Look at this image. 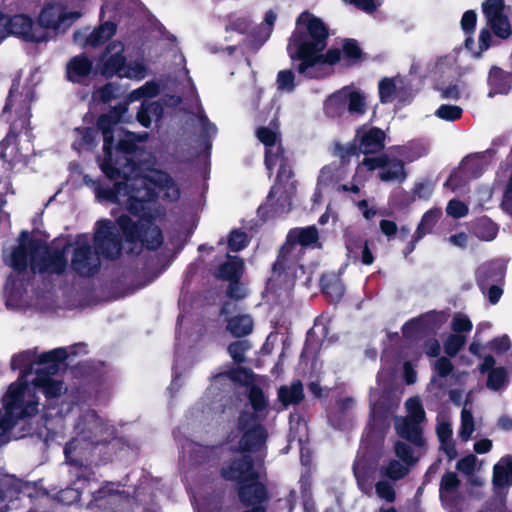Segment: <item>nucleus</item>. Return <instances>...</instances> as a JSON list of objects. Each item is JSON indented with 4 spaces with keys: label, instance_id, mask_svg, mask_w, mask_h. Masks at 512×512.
Wrapping results in <instances>:
<instances>
[{
    "label": "nucleus",
    "instance_id": "obj_41",
    "mask_svg": "<svg viewBox=\"0 0 512 512\" xmlns=\"http://www.w3.org/2000/svg\"><path fill=\"white\" fill-rule=\"evenodd\" d=\"M495 154L493 149L486 150L483 154L475 153L465 157L462 160L463 169L466 174L472 178H479L486 169V165L484 164V154Z\"/></svg>",
    "mask_w": 512,
    "mask_h": 512
},
{
    "label": "nucleus",
    "instance_id": "obj_62",
    "mask_svg": "<svg viewBox=\"0 0 512 512\" xmlns=\"http://www.w3.org/2000/svg\"><path fill=\"white\" fill-rule=\"evenodd\" d=\"M276 84L280 91L293 92L296 87L294 72L288 69L279 71Z\"/></svg>",
    "mask_w": 512,
    "mask_h": 512
},
{
    "label": "nucleus",
    "instance_id": "obj_40",
    "mask_svg": "<svg viewBox=\"0 0 512 512\" xmlns=\"http://www.w3.org/2000/svg\"><path fill=\"white\" fill-rule=\"evenodd\" d=\"M117 26L111 21H106L95 28L86 39V44L91 47H100L116 33Z\"/></svg>",
    "mask_w": 512,
    "mask_h": 512
},
{
    "label": "nucleus",
    "instance_id": "obj_6",
    "mask_svg": "<svg viewBox=\"0 0 512 512\" xmlns=\"http://www.w3.org/2000/svg\"><path fill=\"white\" fill-rule=\"evenodd\" d=\"M298 268H302V265L299 264L294 248L284 243L272 264L266 289L271 293H277L279 290L288 288L294 283Z\"/></svg>",
    "mask_w": 512,
    "mask_h": 512
},
{
    "label": "nucleus",
    "instance_id": "obj_28",
    "mask_svg": "<svg viewBox=\"0 0 512 512\" xmlns=\"http://www.w3.org/2000/svg\"><path fill=\"white\" fill-rule=\"evenodd\" d=\"M245 271V262L239 256L227 254L225 262L221 263L214 276L223 281L231 282L241 280Z\"/></svg>",
    "mask_w": 512,
    "mask_h": 512
},
{
    "label": "nucleus",
    "instance_id": "obj_57",
    "mask_svg": "<svg viewBox=\"0 0 512 512\" xmlns=\"http://www.w3.org/2000/svg\"><path fill=\"white\" fill-rule=\"evenodd\" d=\"M501 18L502 19L492 18L491 20H488L487 23L497 37L507 39L512 34L511 26L506 15L501 16Z\"/></svg>",
    "mask_w": 512,
    "mask_h": 512
},
{
    "label": "nucleus",
    "instance_id": "obj_26",
    "mask_svg": "<svg viewBox=\"0 0 512 512\" xmlns=\"http://www.w3.org/2000/svg\"><path fill=\"white\" fill-rule=\"evenodd\" d=\"M285 243L294 248L296 245L302 247H320L319 231L315 225L307 227H295L288 231Z\"/></svg>",
    "mask_w": 512,
    "mask_h": 512
},
{
    "label": "nucleus",
    "instance_id": "obj_46",
    "mask_svg": "<svg viewBox=\"0 0 512 512\" xmlns=\"http://www.w3.org/2000/svg\"><path fill=\"white\" fill-rule=\"evenodd\" d=\"M474 232L480 239L491 241L497 236L498 227L489 218L483 217L478 219L475 223Z\"/></svg>",
    "mask_w": 512,
    "mask_h": 512
},
{
    "label": "nucleus",
    "instance_id": "obj_48",
    "mask_svg": "<svg viewBox=\"0 0 512 512\" xmlns=\"http://www.w3.org/2000/svg\"><path fill=\"white\" fill-rule=\"evenodd\" d=\"M84 488L73 481L71 485L61 489L57 495V500L64 505H72L81 498Z\"/></svg>",
    "mask_w": 512,
    "mask_h": 512
},
{
    "label": "nucleus",
    "instance_id": "obj_22",
    "mask_svg": "<svg viewBox=\"0 0 512 512\" xmlns=\"http://www.w3.org/2000/svg\"><path fill=\"white\" fill-rule=\"evenodd\" d=\"M385 132L379 127H371L366 129L365 126L360 127L356 131L355 141L362 154H375L382 151L385 147Z\"/></svg>",
    "mask_w": 512,
    "mask_h": 512
},
{
    "label": "nucleus",
    "instance_id": "obj_9",
    "mask_svg": "<svg viewBox=\"0 0 512 512\" xmlns=\"http://www.w3.org/2000/svg\"><path fill=\"white\" fill-rule=\"evenodd\" d=\"M115 224L109 219H101L95 225L94 252L106 260H116L122 254L124 238L117 233Z\"/></svg>",
    "mask_w": 512,
    "mask_h": 512
},
{
    "label": "nucleus",
    "instance_id": "obj_15",
    "mask_svg": "<svg viewBox=\"0 0 512 512\" xmlns=\"http://www.w3.org/2000/svg\"><path fill=\"white\" fill-rule=\"evenodd\" d=\"M42 247V241L30 237V233L26 230L20 232L19 245L12 249L10 256V266L18 274H24L29 266L33 256H37Z\"/></svg>",
    "mask_w": 512,
    "mask_h": 512
},
{
    "label": "nucleus",
    "instance_id": "obj_4",
    "mask_svg": "<svg viewBox=\"0 0 512 512\" xmlns=\"http://www.w3.org/2000/svg\"><path fill=\"white\" fill-rule=\"evenodd\" d=\"M67 350L64 347L52 349L41 353L37 357L39 365H46L36 370V376L33 379L34 388L41 391L47 400L58 398L61 396L64 383L61 380H55L53 375L57 374L60 364L68 358Z\"/></svg>",
    "mask_w": 512,
    "mask_h": 512
},
{
    "label": "nucleus",
    "instance_id": "obj_35",
    "mask_svg": "<svg viewBox=\"0 0 512 512\" xmlns=\"http://www.w3.org/2000/svg\"><path fill=\"white\" fill-rule=\"evenodd\" d=\"M253 319L248 314H240L227 319L226 330L235 338H242L253 331Z\"/></svg>",
    "mask_w": 512,
    "mask_h": 512
},
{
    "label": "nucleus",
    "instance_id": "obj_63",
    "mask_svg": "<svg viewBox=\"0 0 512 512\" xmlns=\"http://www.w3.org/2000/svg\"><path fill=\"white\" fill-rule=\"evenodd\" d=\"M466 341L465 336L460 334H451L444 342V351L450 357H455L462 349Z\"/></svg>",
    "mask_w": 512,
    "mask_h": 512
},
{
    "label": "nucleus",
    "instance_id": "obj_1",
    "mask_svg": "<svg viewBox=\"0 0 512 512\" xmlns=\"http://www.w3.org/2000/svg\"><path fill=\"white\" fill-rule=\"evenodd\" d=\"M127 178H117L112 187H98L96 190L97 198L111 203L119 202L120 196H127L126 208L134 216L138 217L134 221L129 215L121 214L115 222L124 241L130 245L129 254L139 255L143 249L149 251L158 250L164 237L162 230L156 224V217L152 211L147 209L146 204L157 198V193L153 188L145 184L143 191L138 189L136 192L130 190Z\"/></svg>",
    "mask_w": 512,
    "mask_h": 512
},
{
    "label": "nucleus",
    "instance_id": "obj_60",
    "mask_svg": "<svg viewBox=\"0 0 512 512\" xmlns=\"http://www.w3.org/2000/svg\"><path fill=\"white\" fill-rule=\"evenodd\" d=\"M394 452L396 456L407 465H413L417 461L414 457L413 448L409 443L399 440L396 441L394 444Z\"/></svg>",
    "mask_w": 512,
    "mask_h": 512
},
{
    "label": "nucleus",
    "instance_id": "obj_55",
    "mask_svg": "<svg viewBox=\"0 0 512 512\" xmlns=\"http://www.w3.org/2000/svg\"><path fill=\"white\" fill-rule=\"evenodd\" d=\"M504 0H485L482 4V11L487 21L492 18L502 19L504 16Z\"/></svg>",
    "mask_w": 512,
    "mask_h": 512
},
{
    "label": "nucleus",
    "instance_id": "obj_30",
    "mask_svg": "<svg viewBox=\"0 0 512 512\" xmlns=\"http://www.w3.org/2000/svg\"><path fill=\"white\" fill-rule=\"evenodd\" d=\"M26 383L14 382L9 385L7 392L0 400V408L14 413H20L24 402Z\"/></svg>",
    "mask_w": 512,
    "mask_h": 512
},
{
    "label": "nucleus",
    "instance_id": "obj_56",
    "mask_svg": "<svg viewBox=\"0 0 512 512\" xmlns=\"http://www.w3.org/2000/svg\"><path fill=\"white\" fill-rule=\"evenodd\" d=\"M19 419L17 413L0 408V438L7 437Z\"/></svg>",
    "mask_w": 512,
    "mask_h": 512
},
{
    "label": "nucleus",
    "instance_id": "obj_24",
    "mask_svg": "<svg viewBox=\"0 0 512 512\" xmlns=\"http://www.w3.org/2000/svg\"><path fill=\"white\" fill-rule=\"evenodd\" d=\"M421 424L419 421L399 418L395 421L394 427L400 438L417 448H424L426 440Z\"/></svg>",
    "mask_w": 512,
    "mask_h": 512
},
{
    "label": "nucleus",
    "instance_id": "obj_32",
    "mask_svg": "<svg viewBox=\"0 0 512 512\" xmlns=\"http://www.w3.org/2000/svg\"><path fill=\"white\" fill-rule=\"evenodd\" d=\"M488 83L494 94H508L512 88V74L500 67L493 66L489 71Z\"/></svg>",
    "mask_w": 512,
    "mask_h": 512
},
{
    "label": "nucleus",
    "instance_id": "obj_36",
    "mask_svg": "<svg viewBox=\"0 0 512 512\" xmlns=\"http://www.w3.org/2000/svg\"><path fill=\"white\" fill-rule=\"evenodd\" d=\"M342 56L344 65L347 67L360 64L366 59V55L354 38H345L342 42Z\"/></svg>",
    "mask_w": 512,
    "mask_h": 512
},
{
    "label": "nucleus",
    "instance_id": "obj_11",
    "mask_svg": "<svg viewBox=\"0 0 512 512\" xmlns=\"http://www.w3.org/2000/svg\"><path fill=\"white\" fill-rule=\"evenodd\" d=\"M119 482L104 481L92 492L88 508L94 512H120L124 502V491Z\"/></svg>",
    "mask_w": 512,
    "mask_h": 512
},
{
    "label": "nucleus",
    "instance_id": "obj_2",
    "mask_svg": "<svg viewBox=\"0 0 512 512\" xmlns=\"http://www.w3.org/2000/svg\"><path fill=\"white\" fill-rule=\"evenodd\" d=\"M329 38V28L323 20L308 10L296 19V28L292 32L287 53L293 63L299 62L296 70L305 77L312 78L309 71L317 65H336L343 59L342 51L330 48L325 53Z\"/></svg>",
    "mask_w": 512,
    "mask_h": 512
},
{
    "label": "nucleus",
    "instance_id": "obj_53",
    "mask_svg": "<svg viewBox=\"0 0 512 512\" xmlns=\"http://www.w3.org/2000/svg\"><path fill=\"white\" fill-rule=\"evenodd\" d=\"M257 139L264 145V148L275 146L281 141V135L270 127L260 126L256 129Z\"/></svg>",
    "mask_w": 512,
    "mask_h": 512
},
{
    "label": "nucleus",
    "instance_id": "obj_59",
    "mask_svg": "<svg viewBox=\"0 0 512 512\" xmlns=\"http://www.w3.org/2000/svg\"><path fill=\"white\" fill-rule=\"evenodd\" d=\"M75 132L81 136L78 142L80 147L91 149L96 146L97 129L81 126L75 128Z\"/></svg>",
    "mask_w": 512,
    "mask_h": 512
},
{
    "label": "nucleus",
    "instance_id": "obj_25",
    "mask_svg": "<svg viewBox=\"0 0 512 512\" xmlns=\"http://www.w3.org/2000/svg\"><path fill=\"white\" fill-rule=\"evenodd\" d=\"M275 186H273L268 194L267 202L258 209V213L264 219H272L287 214L292 209L291 197L287 192L281 193L279 198L274 202Z\"/></svg>",
    "mask_w": 512,
    "mask_h": 512
},
{
    "label": "nucleus",
    "instance_id": "obj_3",
    "mask_svg": "<svg viewBox=\"0 0 512 512\" xmlns=\"http://www.w3.org/2000/svg\"><path fill=\"white\" fill-rule=\"evenodd\" d=\"M100 74L111 79L114 76L142 80L146 77V67L141 62L127 63L124 55V44L121 41L110 42L99 59Z\"/></svg>",
    "mask_w": 512,
    "mask_h": 512
},
{
    "label": "nucleus",
    "instance_id": "obj_61",
    "mask_svg": "<svg viewBox=\"0 0 512 512\" xmlns=\"http://www.w3.org/2000/svg\"><path fill=\"white\" fill-rule=\"evenodd\" d=\"M475 429L473 415L470 411L463 409L461 412V426L459 437L462 441H468Z\"/></svg>",
    "mask_w": 512,
    "mask_h": 512
},
{
    "label": "nucleus",
    "instance_id": "obj_20",
    "mask_svg": "<svg viewBox=\"0 0 512 512\" xmlns=\"http://www.w3.org/2000/svg\"><path fill=\"white\" fill-rule=\"evenodd\" d=\"M239 502L244 507L265 505L270 500V494L266 484L260 481L259 472L253 480H247L236 486Z\"/></svg>",
    "mask_w": 512,
    "mask_h": 512
},
{
    "label": "nucleus",
    "instance_id": "obj_45",
    "mask_svg": "<svg viewBox=\"0 0 512 512\" xmlns=\"http://www.w3.org/2000/svg\"><path fill=\"white\" fill-rule=\"evenodd\" d=\"M442 212L440 209H430L425 212L419 222L416 233H418V238H423L426 234L431 233L434 226L439 221Z\"/></svg>",
    "mask_w": 512,
    "mask_h": 512
},
{
    "label": "nucleus",
    "instance_id": "obj_10",
    "mask_svg": "<svg viewBox=\"0 0 512 512\" xmlns=\"http://www.w3.org/2000/svg\"><path fill=\"white\" fill-rule=\"evenodd\" d=\"M117 125L118 123L111 119L110 115H104L103 113L98 116L96 121V129L101 132L103 137L104 158L100 164V168L110 180L121 177L127 178L126 173L113 164L114 132Z\"/></svg>",
    "mask_w": 512,
    "mask_h": 512
},
{
    "label": "nucleus",
    "instance_id": "obj_38",
    "mask_svg": "<svg viewBox=\"0 0 512 512\" xmlns=\"http://www.w3.org/2000/svg\"><path fill=\"white\" fill-rule=\"evenodd\" d=\"M323 109L328 118H341L346 113L345 89L342 88L328 96Z\"/></svg>",
    "mask_w": 512,
    "mask_h": 512
},
{
    "label": "nucleus",
    "instance_id": "obj_14",
    "mask_svg": "<svg viewBox=\"0 0 512 512\" xmlns=\"http://www.w3.org/2000/svg\"><path fill=\"white\" fill-rule=\"evenodd\" d=\"M258 471L255 469V462L251 455L243 454L225 462L220 468V476L225 481L235 482L236 486L253 480Z\"/></svg>",
    "mask_w": 512,
    "mask_h": 512
},
{
    "label": "nucleus",
    "instance_id": "obj_8",
    "mask_svg": "<svg viewBox=\"0 0 512 512\" xmlns=\"http://www.w3.org/2000/svg\"><path fill=\"white\" fill-rule=\"evenodd\" d=\"M449 315L444 311L431 310L409 319L402 326L403 337L411 342H419L427 337L436 336Z\"/></svg>",
    "mask_w": 512,
    "mask_h": 512
},
{
    "label": "nucleus",
    "instance_id": "obj_23",
    "mask_svg": "<svg viewBox=\"0 0 512 512\" xmlns=\"http://www.w3.org/2000/svg\"><path fill=\"white\" fill-rule=\"evenodd\" d=\"M93 72V61L81 53L72 57L66 64V79L74 84H84Z\"/></svg>",
    "mask_w": 512,
    "mask_h": 512
},
{
    "label": "nucleus",
    "instance_id": "obj_43",
    "mask_svg": "<svg viewBox=\"0 0 512 512\" xmlns=\"http://www.w3.org/2000/svg\"><path fill=\"white\" fill-rule=\"evenodd\" d=\"M284 160H289L283 147L282 141L278 142L275 146L269 147L264 151V165L269 172V175L273 173V170L277 163L279 165L284 163Z\"/></svg>",
    "mask_w": 512,
    "mask_h": 512
},
{
    "label": "nucleus",
    "instance_id": "obj_42",
    "mask_svg": "<svg viewBox=\"0 0 512 512\" xmlns=\"http://www.w3.org/2000/svg\"><path fill=\"white\" fill-rule=\"evenodd\" d=\"M38 364L35 355L29 351H22L12 356L10 367L13 371L21 370L22 376H26L33 370V365Z\"/></svg>",
    "mask_w": 512,
    "mask_h": 512
},
{
    "label": "nucleus",
    "instance_id": "obj_51",
    "mask_svg": "<svg viewBox=\"0 0 512 512\" xmlns=\"http://www.w3.org/2000/svg\"><path fill=\"white\" fill-rule=\"evenodd\" d=\"M251 348L248 340H237L229 344L228 353L233 362L240 365L246 361L245 353Z\"/></svg>",
    "mask_w": 512,
    "mask_h": 512
},
{
    "label": "nucleus",
    "instance_id": "obj_34",
    "mask_svg": "<svg viewBox=\"0 0 512 512\" xmlns=\"http://www.w3.org/2000/svg\"><path fill=\"white\" fill-rule=\"evenodd\" d=\"M304 397L303 384L300 380L293 381L290 386L282 385L278 389V399L284 407L298 405Z\"/></svg>",
    "mask_w": 512,
    "mask_h": 512
},
{
    "label": "nucleus",
    "instance_id": "obj_37",
    "mask_svg": "<svg viewBox=\"0 0 512 512\" xmlns=\"http://www.w3.org/2000/svg\"><path fill=\"white\" fill-rule=\"evenodd\" d=\"M378 177L383 182H403L407 177L405 163L396 157H389V163L379 171Z\"/></svg>",
    "mask_w": 512,
    "mask_h": 512
},
{
    "label": "nucleus",
    "instance_id": "obj_13",
    "mask_svg": "<svg viewBox=\"0 0 512 512\" xmlns=\"http://www.w3.org/2000/svg\"><path fill=\"white\" fill-rule=\"evenodd\" d=\"M7 37L16 36L25 42L41 43L49 39V32L38 27L37 23L26 14H15L8 18Z\"/></svg>",
    "mask_w": 512,
    "mask_h": 512
},
{
    "label": "nucleus",
    "instance_id": "obj_21",
    "mask_svg": "<svg viewBox=\"0 0 512 512\" xmlns=\"http://www.w3.org/2000/svg\"><path fill=\"white\" fill-rule=\"evenodd\" d=\"M461 482L456 472H446L440 481L439 498L445 509L449 512H461L459 508L460 497L456 495Z\"/></svg>",
    "mask_w": 512,
    "mask_h": 512
},
{
    "label": "nucleus",
    "instance_id": "obj_58",
    "mask_svg": "<svg viewBox=\"0 0 512 512\" xmlns=\"http://www.w3.org/2000/svg\"><path fill=\"white\" fill-rule=\"evenodd\" d=\"M434 114L439 119L454 122L462 117L463 109L457 105L442 104Z\"/></svg>",
    "mask_w": 512,
    "mask_h": 512
},
{
    "label": "nucleus",
    "instance_id": "obj_50",
    "mask_svg": "<svg viewBox=\"0 0 512 512\" xmlns=\"http://www.w3.org/2000/svg\"><path fill=\"white\" fill-rule=\"evenodd\" d=\"M369 239L361 234L350 233L346 235L345 246L348 253L355 259L358 260L360 250L367 244Z\"/></svg>",
    "mask_w": 512,
    "mask_h": 512
},
{
    "label": "nucleus",
    "instance_id": "obj_39",
    "mask_svg": "<svg viewBox=\"0 0 512 512\" xmlns=\"http://www.w3.org/2000/svg\"><path fill=\"white\" fill-rule=\"evenodd\" d=\"M492 482L497 488L512 485V458H502L494 465Z\"/></svg>",
    "mask_w": 512,
    "mask_h": 512
},
{
    "label": "nucleus",
    "instance_id": "obj_18",
    "mask_svg": "<svg viewBox=\"0 0 512 512\" xmlns=\"http://www.w3.org/2000/svg\"><path fill=\"white\" fill-rule=\"evenodd\" d=\"M43 255L33 256L31 259V270L33 273H54L61 275L66 271L68 262L64 249H55L52 252L46 243L42 242Z\"/></svg>",
    "mask_w": 512,
    "mask_h": 512
},
{
    "label": "nucleus",
    "instance_id": "obj_33",
    "mask_svg": "<svg viewBox=\"0 0 512 512\" xmlns=\"http://www.w3.org/2000/svg\"><path fill=\"white\" fill-rule=\"evenodd\" d=\"M345 89L346 112L352 116H363L367 111V101L365 94L358 89Z\"/></svg>",
    "mask_w": 512,
    "mask_h": 512
},
{
    "label": "nucleus",
    "instance_id": "obj_49",
    "mask_svg": "<svg viewBox=\"0 0 512 512\" xmlns=\"http://www.w3.org/2000/svg\"><path fill=\"white\" fill-rule=\"evenodd\" d=\"M249 244L248 234L240 229H232L228 235L227 245L228 249L232 252H239L245 249Z\"/></svg>",
    "mask_w": 512,
    "mask_h": 512
},
{
    "label": "nucleus",
    "instance_id": "obj_16",
    "mask_svg": "<svg viewBox=\"0 0 512 512\" xmlns=\"http://www.w3.org/2000/svg\"><path fill=\"white\" fill-rule=\"evenodd\" d=\"M145 135H140L131 131H124V136L120 138L117 144L114 143L116 157L113 156V164L124 173H130L136 167V162L128 157L138 150V143L144 141Z\"/></svg>",
    "mask_w": 512,
    "mask_h": 512
},
{
    "label": "nucleus",
    "instance_id": "obj_29",
    "mask_svg": "<svg viewBox=\"0 0 512 512\" xmlns=\"http://www.w3.org/2000/svg\"><path fill=\"white\" fill-rule=\"evenodd\" d=\"M504 268L497 264H488L479 267L476 270V284L483 294L487 288L493 284H501L504 282Z\"/></svg>",
    "mask_w": 512,
    "mask_h": 512
},
{
    "label": "nucleus",
    "instance_id": "obj_17",
    "mask_svg": "<svg viewBox=\"0 0 512 512\" xmlns=\"http://www.w3.org/2000/svg\"><path fill=\"white\" fill-rule=\"evenodd\" d=\"M100 267L99 256L93 252L90 244L87 241L79 243L72 254V270L80 277L89 278L95 276Z\"/></svg>",
    "mask_w": 512,
    "mask_h": 512
},
{
    "label": "nucleus",
    "instance_id": "obj_52",
    "mask_svg": "<svg viewBox=\"0 0 512 512\" xmlns=\"http://www.w3.org/2000/svg\"><path fill=\"white\" fill-rule=\"evenodd\" d=\"M397 92V86L393 78L384 77L378 83L379 100L382 104L392 101Z\"/></svg>",
    "mask_w": 512,
    "mask_h": 512
},
{
    "label": "nucleus",
    "instance_id": "obj_5",
    "mask_svg": "<svg viewBox=\"0 0 512 512\" xmlns=\"http://www.w3.org/2000/svg\"><path fill=\"white\" fill-rule=\"evenodd\" d=\"M103 426L95 410L81 414L74 426L75 436L65 444L64 454L71 451L85 452L100 445H108L109 440L100 437Z\"/></svg>",
    "mask_w": 512,
    "mask_h": 512
},
{
    "label": "nucleus",
    "instance_id": "obj_44",
    "mask_svg": "<svg viewBox=\"0 0 512 512\" xmlns=\"http://www.w3.org/2000/svg\"><path fill=\"white\" fill-rule=\"evenodd\" d=\"M248 400L253 409V412H249V414H256V420H259L260 413L265 411L269 405L263 390L259 386L253 385L249 389Z\"/></svg>",
    "mask_w": 512,
    "mask_h": 512
},
{
    "label": "nucleus",
    "instance_id": "obj_54",
    "mask_svg": "<svg viewBox=\"0 0 512 512\" xmlns=\"http://www.w3.org/2000/svg\"><path fill=\"white\" fill-rule=\"evenodd\" d=\"M408 415L401 417L402 419H408L413 421L424 422L426 419V413L422 403L416 397L409 398L406 403Z\"/></svg>",
    "mask_w": 512,
    "mask_h": 512
},
{
    "label": "nucleus",
    "instance_id": "obj_47",
    "mask_svg": "<svg viewBox=\"0 0 512 512\" xmlns=\"http://www.w3.org/2000/svg\"><path fill=\"white\" fill-rule=\"evenodd\" d=\"M508 384V372L505 367H496L487 376L486 386L490 390L499 391Z\"/></svg>",
    "mask_w": 512,
    "mask_h": 512
},
{
    "label": "nucleus",
    "instance_id": "obj_27",
    "mask_svg": "<svg viewBox=\"0 0 512 512\" xmlns=\"http://www.w3.org/2000/svg\"><path fill=\"white\" fill-rule=\"evenodd\" d=\"M25 489H29L28 482H24L13 475H3L0 478V505L7 506L9 510L10 507L5 502L18 499Z\"/></svg>",
    "mask_w": 512,
    "mask_h": 512
},
{
    "label": "nucleus",
    "instance_id": "obj_7",
    "mask_svg": "<svg viewBox=\"0 0 512 512\" xmlns=\"http://www.w3.org/2000/svg\"><path fill=\"white\" fill-rule=\"evenodd\" d=\"M236 427L241 433L238 446L243 454L258 452L265 447L268 431L263 424L259 423V420H256V414L241 411L237 418Z\"/></svg>",
    "mask_w": 512,
    "mask_h": 512
},
{
    "label": "nucleus",
    "instance_id": "obj_31",
    "mask_svg": "<svg viewBox=\"0 0 512 512\" xmlns=\"http://www.w3.org/2000/svg\"><path fill=\"white\" fill-rule=\"evenodd\" d=\"M321 292L330 303H338L343 298L345 287L341 279L333 274H323L320 278Z\"/></svg>",
    "mask_w": 512,
    "mask_h": 512
},
{
    "label": "nucleus",
    "instance_id": "obj_64",
    "mask_svg": "<svg viewBox=\"0 0 512 512\" xmlns=\"http://www.w3.org/2000/svg\"><path fill=\"white\" fill-rule=\"evenodd\" d=\"M335 150L336 155L339 156L342 163H347L353 156H359L360 154H362L355 140L354 142L349 143L347 145H342L338 143L336 144Z\"/></svg>",
    "mask_w": 512,
    "mask_h": 512
},
{
    "label": "nucleus",
    "instance_id": "obj_19",
    "mask_svg": "<svg viewBox=\"0 0 512 512\" xmlns=\"http://www.w3.org/2000/svg\"><path fill=\"white\" fill-rule=\"evenodd\" d=\"M64 456L65 463L69 466V474L74 479L75 484L85 488L91 482L98 481L94 466L85 462L87 461L85 452L71 451V453L64 454Z\"/></svg>",
    "mask_w": 512,
    "mask_h": 512
},
{
    "label": "nucleus",
    "instance_id": "obj_12",
    "mask_svg": "<svg viewBox=\"0 0 512 512\" xmlns=\"http://www.w3.org/2000/svg\"><path fill=\"white\" fill-rule=\"evenodd\" d=\"M81 17L79 11H67L60 2H46L42 7L37 19V26L48 31V29H60L70 27Z\"/></svg>",
    "mask_w": 512,
    "mask_h": 512
}]
</instances>
